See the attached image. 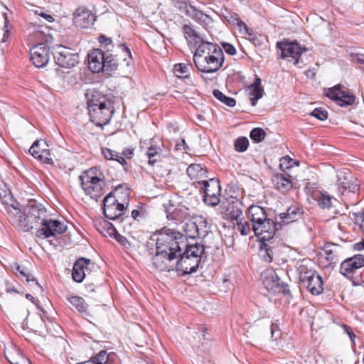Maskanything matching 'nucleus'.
Returning a JSON list of instances; mask_svg holds the SVG:
<instances>
[{"mask_svg":"<svg viewBox=\"0 0 364 364\" xmlns=\"http://www.w3.org/2000/svg\"><path fill=\"white\" fill-rule=\"evenodd\" d=\"M193 62L200 72L215 73L224 63L223 50L217 44L208 41L203 43L196 48Z\"/></svg>","mask_w":364,"mask_h":364,"instance_id":"f257e3e1","label":"nucleus"},{"mask_svg":"<svg viewBox=\"0 0 364 364\" xmlns=\"http://www.w3.org/2000/svg\"><path fill=\"white\" fill-rule=\"evenodd\" d=\"M155 236L156 250L159 251L161 248L162 252L166 254L173 252L175 258L180 255L182 248L186 246L184 236L171 229H162Z\"/></svg>","mask_w":364,"mask_h":364,"instance_id":"f03ea898","label":"nucleus"},{"mask_svg":"<svg viewBox=\"0 0 364 364\" xmlns=\"http://www.w3.org/2000/svg\"><path fill=\"white\" fill-rule=\"evenodd\" d=\"M186 250L183 254L180 252V259L177 261L176 268L178 274L186 275L197 271L204 253V247L200 244H193L185 246Z\"/></svg>","mask_w":364,"mask_h":364,"instance_id":"7ed1b4c3","label":"nucleus"},{"mask_svg":"<svg viewBox=\"0 0 364 364\" xmlns=\"http://www.w3.org/2000/svg\"><path fill=\"white\" fill-rule=\"evenodd\" d=\"M309 260H303L297 267L300 284L312 295H319L323 291V281L312 268L308 267Z\"/></svg>","mask_w":364,"mask_h":364,"instance_id":"20e7f679","label":"nucleus"},{"mask_svg":"<svg viewBox=\"0 0 364 364\" xmlns=\"http://www.w3.org/2000/svg\"><path fill=\"white\" fill-rule=\"evenodd\" d=\"M97 168H92L80 176L81 186L90 198L97 200L104 193L105 183L100 178L101 173H97Z\"/></svg>","mask_w":364,"mask_h":364,"instance_id":"39448f33","label":"nucleus"},{"mask_svg":"<svg viewBox=\"0 0 364 364\" xmlns=\"http://www.w3.org/2000/svg\"><path fill=\"white\" fill-rule=\"evenodd\" d=\"M46 216V209L41 203L29 201L23 208V231L28 232L37 227Z\"/></svg>","mask_w":364,"mask_h":364,"instance_id":"423d86ee","label":"nucleus"},{"mask_svg":"<svg viewBox=\"0 0 364 364\" xmlns=\"http://www.w3.org/2000/svg\"><path fill=\"white\" fill-rule=\"evenodd\" d=\"M277 48L280 50V58L292 63L294 65L298 68H303L305 65L301 55L307 49L304 47L302 48L296 41L285 40L278 42Z\"/></svg>","mask_w":364,"mask_h":364,"instance_id":"0eeeda50","label":"nucleus"},{"mask_svg":"<svg viewBox=\"0 0 364 364\" xmlns=\"http://www.w3.org/2000/svg\"><path fill=\"white\" fill-rule=\"evenodd\" d=\"M198 188L203 193V201L208 205L215 206L220 203L221 187L218 179L210 178L198 181Z\"/></svg>","mask_w":364,"mask_h":364,"instance_id":"6e6552de","label":"nucleus"},{"mask_svg":"<svg viewBox=\"0 0 364 364\" xmlns=\"http://www.w3.org/2000/svg\"><path fill=\"white\" fill-rule=\"evenodd\" d=\"M336 185L339 192L343 195L347 193L355 194L359 191L358 179L346 168L336 171Z\"/></svg>","mask_w":364,"mask_h":364,"instance_id":"1a4fd4ad","label":"nucleus"},{"mask_svg":"<svg viewBox=\"0 0 364 364\" xmlns=\"http://www.w3.org/2000/svg\"><path fill=\"white\" fill-rule=\"evenodd\" d=\"M41 228L36 232V237L39 238H48L55 237L67 230V225L58 220L47 218V216L41 222Z\"/></svg>","mask_w":364,"mask_h":364,"instance_id":"9d476101","label":"nucleus"},{"mask_svg":"<svg viewBox=\"0 0 364 364\" xmlns=\"http://www.w3.org/2000/svg\"><path fill=\"white\" fill-rule=\"evenodd\" d=\"M88 114L90 120L98 127H102L109 123L113 114L111 102L108 104L100 103L98 107L96 105H90Z\"/></svg>","mask_w":364,"mask_h":364,"instance_id":"9b49d317","label":"nucleus"},{"mask_svg":"<svg viewBox=\"0 0 364 364\" xmlns=\"http://www.w3.org/2000/svg\"><path fill=\"white\" fill-rule=\"evenodd\" d=\"M126 205L109 193L103 200V210L105 217L109 220H117L123 215Z\"/></svg>","mask_w":364,"mask_h":364,"instance_id":"f8f14e48","label":"nucleus"},{"mask_svg":"<svg viewBox=\"0 0 364 364\" xmlns=\"http://www.w3.org/2000/svg\"><path fill=\"white\" fill-rule=\"evenodd\" d=\"M53 58L57 65L62 68H70L78 63L79 56L73 50L63 46H58L54 53Z\"/></svg>","mask_w":364,"mask_h":364,"instance_id":"ddd939ff","label":"nucleus"},{"mask_svg":"<svg viewBox=\"0 0 364 364\" xmlns=\"http://www.w3.org/2000/svg\"><path fill=\"white\" fill-rule=\"evenodd\" d=\"M261 224L255 225L253 232L261 241H270L273 239L277 230L282 228L279 223H275L268 217L260 222Z\"/></svg>","mask_w":364,"mask_h":364,"instance_id":"4468645a","label":"nucleus"},{"mask_svg":"<svg viewBox=\"0 0 364 364\" xmlns=\"http://www.w3.org/2000/svg\"><path fill=\"white\" fill-rule=\"evenodd\" d=\"M326 95L341 107L352 105L355 102V96L343 90L339 85L329 88Z\"/></svg>","mask_w":364,"mask_h":364,"instance_id":"2eb2a0df","label":"nucleus"},{"mask_svg":"<svg viewBox=\"0 0 364 364\" xmlns=\"http://www.w3.org/2000/svg\"><path fill=\"white\" fill-rule=\"evenodd\" d=\"M95 20V15L85 7H79L73 13L74 24L81 28L90 27L94 24Z\"/></svg>","mask_w":364,"mask_h":364,"instance_id":"dca6fc26","label":"nucleus"},{"mask_svg":"<svg viewBox=\"0 0 364 364\" xmlns=\"http://www.w3.org/2000/svg\"><path fill=\"white\" fill-rule=\"evenodd\" d=\"M30 55L31 60L36 68H43L49 61V48L45 43L33 46Z\"/></svg>","mask_w":364,"mask_h":364,"instance_id":"f3484780","label":"nucleus"},{"mask_svg":"<svg viewBox=\"0 0 364 364\" xmlns=\"http://www.w3.org/2000/svg\"><path fill=\"white\" fill-rule=\"evenodd\" d=\"M364 267V255L357 254L343 260L340 267L341 273L346 276H351L357 269Z\"/></svg>","mask_w":364,"mask_h":364,"instance_id":"a211bd4d","label":"nucleus"},{"mask_svg":"<svg viewBox=\"0 0 364 364\" xmlns=\"http://www.w3.org/2000/svg\"><path fill=\"white\" fill-rule=\"evenodd\" d=\"M162 251L163 250H161V248H159V251L156 250V254L153 256V266L159 271L170 272L173 268L172 262L176 259L174 257V253L168 252V254H166L162 252Z\"/></svg>","mask_w":364,"mask_h":364,"instance_id":"6ab92c4d","label":"nucleus"},{"mask_svg":"<svg viewBox=\"0 0 364 364\" xmlns=\"http://www.w3.org/2000/svg\"><path fill=\"white\" fill-rule=\"evenodd\" d=\"M141 147L144 151L145 155L150 159L153 157H166V151L164 149L163 142L159 138H151L149 142H141Z\"/></svg>","mask_w":364,"mask_h":364,"instance_id":"aec40b11","label":"nucleus"},{"mask_svg":"<svg viewBox=\"0 0 364 364\" xmlns=\"http://www.w3.org/2000/svg\"><path fill=\"white\" fill-rule=\"evenodd\" d=\"M95 268L94 263H92L89 259L81 257L78 259L73 265L72 277L76 282H82L86 277L85 269L90 270Z\"/></svg>","mask_w":364,"mask_h":364,"instance_id":"412c9836","label":"nucleus"},{"mask_svg":"<svg viewBox=\"0 0 364 364\" xmlns=\"http://www.w3.org/2000/svg\"><path fill=\"white\" fill-rule=\"evenodd\" d=\"M188 226L190 228L188 235L191 237L204 238L210 230L207 219L202 216L197 218Z\"/></svg>","mask_w":364,"mask_h":364,"instance_id":"4be33fe9","label":"nucleus"},{"mask_svg":"<svg viewBox=\"0 0 364 364\" xmlns=\"http://www.w3.org/2000/svg\"><path fill=\"white\" fill-rule=\"evenodd\" d=\"M29 153L36 159H51L49 146L44 139L36 140L31 146Z\"/></svg>","mask_w":364,"mask_h":364,"instance_id":"5701e85b","label":"nucleus"},{"mask_svg":"<svg viewBox=\"0 0 364 364\" xmlns=\"http://www.w3.org/2000/svg\"><path fill=\"white\" fill-rule=\"evenodd\" d=\"M222 16L230 23L237 26L240 33L248 35L250 37L254 35L252 30L240 18L237 14L225 9L222 11Z\"/></svg>","mask_w":364,"mask_h":364,"instance_id":"b1692460","label":"nucleus"},{"mask_svg":"<svg viewBox=\"0 0 364 364\" xmlns=\"http://www.w3.org/2000/svg\"><path fill=\"white\" fill-rule=\"evenodd\" d=\"M105 56L103 52L100 49L92 50L88 55V65L90 70L95 73L104 71Z\"/></svg>","mask_w":364,"mask_h":364,"instance_id":"393cba45","label":"nucleus"},{"mask_svg":"<svg viewBox=\"0 0 364 364\" xmlns=\"http://www.w3.org/2000/svg\"><path fill=\"white\" fill-rule=\"evenodd\" d=\"M179 9L184 10L187 16L197 22L208 23V21L211 20L208 15L203 14L201 11L197 9L196 6L187 2H181Z\"/></svg>","mask_w":364,"mask_h":364,"instance_id":"a878e982","label":"nucleus"},{"mask_svg":"<svg viewBox=\"0 0 364 364\" xmlns=\"http://www.w3.org/2000/svg\"><path fill=\"white\" fill-rule=\"evenodd\" d=\"M262 282L267 291L276 294L278 292V288L281 281L275 272L270 270L262 274Z\"/></svg>","mask_w":364,"mask_h":364,"instance_id":"bb28decb","label":"nucleus"},{"mask_svg":"<svg viewBox=\"0 0 364 364\" xmlns=\"http://www.w3.org/2000/svg\"><path fill=\"white\" fill-rule=\"evenodd\" d=\"M193 216L192 210L183 205H179L173 211H170L167 214L168 220H173L175 223H182L186 219H189Z\"/></svg>","mask_w":364,"mask_h":364,"instance_id":"cd10ccee","label":"nucleus"},{"mask_svg":"<svg viewBox=\"0 0 364 364\" xmlns=\"http://www.w3.org/2000/svg\"><path fill=\"white\" fill-rule=\"evenodd\" d=\"M323 251L326 255V259L336 262L342 257L343 248L335 243L326 242L323 246Z\"/></svg>","mask_w":364,"mask_h":364,"instance_id":"c85d7f7f","label":"nucleus"},{"mask_svg":"<svg viewBox=\"0 0 364 364\" xmlns=\"http://www.w3.org/2000/svg\"><path fill=\"white\" fill-rule=\"evenodd\" d=\"M247 218L254 227L255 225L261 224L260 222L264 220L267 218V215L264 208L252 205L248 208Z\"/></svg>","mask_w":364,"mask_h":364,"instance_id":"c756f323","label":"nucleus"},{"mask_svg":"<svg viewBox=\"0 0 364 364\" xmlns=\"http://www.w3.org/2000/svg\"><path fill=\"white\" fill-rule=\"evenodd\" d=\"M250 90V102L252 106H255L257 101L261 99L264 94V88L262 86V80L257 77L255 82L249 87Z\"/></svg>","mask_w":364,"mask_h":364,"instance_id":"7c9ffc66","label":"nucleus"},{"mask_svg":"<svg viewBox=\"0 0 364 364\" xmlns=\"http://www.w3.org/2000/svg\"><path fill=\"white\" fill-rule=\"evenodd\" d=\"M183 31L186 38L191 43H194L196 48L200 44L207 42L204 41L202 37L199 36L197 31L192 28V26L185 24L183 26Z\"/></svg>","mask_w":364,"mask_h":364,"instance_id":"2f4dec72","label":"nucleus"},{"mask_svg":"<svg viewBox=\"0 0 364 364\" xmlns=\"http://www.w3.org/2000/svg\"><path fill=\"white\" fill-rule=\"evenodd\" d=\"M301 213L300 210L295 207H291L287 209V212L279 214L281 221L279 223L282 225H287L299 220L301 217Z\"/></svg>","mask_w":364,"mask_h":364,"instance_id":"473e14b6","label":"nucleus"},{"mask_svg":"<svg viewBox=\"0 0 364 364\" xmlns=\"http://www.w3.org/2000/svg\"><path fill=\"white\" fill-rule=\"evenodd\" d=\"M87 99V110H90V105H96L98 107L100 103L108 104V101L106 100L104 96H101L98 91L95 90H88L85 94Z\"/></svg>","mask_w":364,"mask_h":364,"instance_id":"72a5a7b5","label":"nucleus"},{"mask_svg":"<svg viewBox=\"0 0 364 364\" xmlns=\"http://www.w3.org/2000/svg\"><path fill=\"white\" fill-rule=\"evenodd\" d=\"M68 301L76 311L85 316H88V305L82 297L73 296L68 298Z\"/></svg>","mask_w":364,"mask_h":364,"instance_id":"f704fd0d","label":"nucleus"},{"mask_svg":"<svg viewBox=\"0 0 364 364\" xmlns=\"http://www.w3.org/2000/svg\"><path fill=\"white\" fill-rule=\"evenodd\" d=\"M272 181L275 188L281 192L287 191L293 187L291 181L282 174L276 175Z\"/></svg>","mask_w":364,"mask_h":364,"instance_id":"c9c22d12","label":"nucleus"},{"mask_svg":"<svg viewBox=\"0 0 364 364\" xmlns=\"http://www.w3.org/2000/svg\"><path fill=\"white\" fill-rule=\"evenodd\" d=\"M188 176L191 179L203 178L207 177V169L198 164H192L186 170Z\"/></svg>","mask_w":364,"mask_h":364,"instance_id":"e433bc0d","label":"nucleus"},{"mask_svg":"<svg viewBox=\"0 0 364 364\" xmlns=\"http://www.w3.org/2000/svg\"><path fill=\"white\" fill-rule=\"evenodd\" d=\"M112 193V196L119 199V202L124 203L126 206L128 205L130 196V191L128 187L120 185Z\"/></svg>","mask_w":364,"mask_h":364,"instance_id":"4c0bfd02","label":"nucleus"},{"mask_svg":"<svg viewBox=\"0 0 364 364\" xmlns=\"http://www.w3.org/2000/svg\"><path fill=\"white\" fill-rule=\"evenodd\" d=\"M7 212L11 223L18 226L23 230V212L22 213L20 209L14 206L9 207Z\"/></svg>","mask_w":364,"mask_h":364,"instance_id":"58836bf2","label":"nucleus"},{"mask_svg":"<svg viewBox=\"0 0 364 364\" xmlns=\"http://www.w3.org/2000/svg\"><path fill=\"white\" fill-rule=\"evenodd\" d=\"M265 242L261 241L259 255L264 261L271 262L273 258L272 247Z\"/></svg>","mask_w":364,"mask_h":364,"instance_id":"ea45409f","label":"nucleus"},{"mask_svg":"<svg viewBox=\"0 0 364 364\" xmlns=\"http://www.w3.org/2000/svg\"><path fill=\"white\" fill-rule=\"evenodd\" d=\"M118 53L116 55H105V72H112L116 70L119 64V59L117 58Z\"/></svg>","mask_w":364,"mask_h":364,"instance_id":"a19ab883","label":"nucleus"},{"mask_svg":"<svg viewBox=\"0 0 364 364\" xmlns=\"http://www.w3.org/2000/svg\"><path fill=\"white\" fill-rule=\"evenodd\" d=\"M314 199L321 208H330L332 206V197L327 193H318L314 196Z\"/></svg>","mask_w":364,"mask_h":364,"instance_id":"79ce46f5","label":"nucleus"},{"mask_svg":"<svg viewBox=\"0 0 364 364\" xmlns=\"http://www.w3.org/2000/svg\"><path fill=\"white\" fill-rule=\"evenodd\" d=\"M280 169L286 173L289 177H291L293 169L296 168L299 166V161H279Z\"/></svg>","mask_w":364,"mask_h":364,"instance_id":"37998d69","label":"nucleus"},{"mask_svg":"<svg viewBox=\"0 0 364 364\" xmlns=\"http://www.w3.org/2000/svg\"><path fill=\"white\" fill-rule=\"evenodd\" d=\"M107 354L105 350H101L97 355L92 357L89 360L77 364H107Z\"/></svg>","mask_w":364,"mask_h":364,"instance_id":"c03bdc74","label":"nucleus"},{"mask_svg":"<svg viewBox=\"0 0 364 364\" xmlns=\"http://www.w3.org/2000/svg\"><path fill=\"white\" fill-rule=\"evenodd\" d=\"M213 95L217 100L228 107H232L236 105V101L234 98L226 96L219 90H214Z\"/></svg>","mask_w":364,"mask_h":364,"instance_id":"a18cd8bd","label":"nucleus"},{"mask_svg":"<svg viewBox=\"0 0 364 364\" xmlns=\"http://www.w3.org/2000/svg\"><path fill=\"white\" fill-rule=\"evenodd\" d=\"M117 49L122 53L124 59L123 62L129 66L132 63V56L130 49L124 43L117 44Z\"/></svg>","mask_w":364,"mask_h":364,"instance_id":"49530a36","label":"nucleus"},{"mask_svg":"<svg viewBox=\"0 0 364 364\" xmlns=\"http://www.w3.org/2000/svg\"><path fill=\"white\" fill-rule=\"evenodd\" d=\"M100 225L102 230H100V232L105 236L108 235L111 237H114L117 233V231L115 229L114 226L111 223L107 220H104L102 223H100Z\"/></svg>","mask_w":364,"mask_h":364,"instance_id":"de8ad7c7","label":"nucleus"},{"mask_svg":"<svg viewBox=\"0 0 364 364\" xmlns=\"http://www.w3.org/2000/svg\"><path fill=\"white\" fill-rule=\"evenodd\" d=\"M237 229L242 235L247 236L253 232V225L252 223L250 225L248 222L241 220L237 223Z\"/></svg>","mask_w":364,"mask_h":364,"instance_id":"09e8293b","label":"nucleus"},{"mask_svg":"<svg viewBox=\"0 0 364 364\" xmlns=\"http://www.w3.org/2000/svg\"><path fill=\"white\" fill-rule=\"evenodd\" d=\"M228 211H229L232 218L237 219L242 213V203L238 200H236L235 202L233 201L232 210H230V208H228Z\"/></svg>","mask_w":364,"mask_h":364,"instance_id":"8fccbe9b","label":"nucleus"},{"mask_svg":"<svg viewBox=\"0 0 364 364\" xmlns=\"http://www.w3.org/2000/svg\"><path fill=\"white\" fill-rule=\"evenodd\" d=\"M266 136L265 132L262 128H254L250 134V136L255 142L262 141Z\"/></svg>","mask_w":364,"mask_h":364,"instance_id":"3c124183","label":"nucleus"},{"mask_svg":"<svg viewBox=\"0 0 364 364\" xmlns=\"http://www.w3.org/2000/svg\"><path fill=\"white\" fill-rule=\"evenodd\" d=\"M249 145V141L246 137H239L235 142V147L237 151H245Z\"/></svg>","mask_w":364,"mask_h":364,"instance_id":"603ef678","label":"nucleus"},{"mask_svg":"<svg viewBox=\"0 0 364 364\" xmlns=\"http://www.w3.org/2000/svg\"><path fill=\"white\" fill-rule=\"evenodd\" d=\"M310 115L321 121H324L328 118V112L322 107H318L315 108Z\"/></svg>","mask_w":364,"mask_h":364,"instance_id":"864d4df0","label":"nucleus"},{"mask_svg":"<svg viewBox=\"0 0 364 364\" xmlns=\"http://www.w3.org/2000/svg\"><path fill=\"white\" fill-rule=\"evenodd\" d=\"M189 67L190 65L188 64L184 63H179L176 64L174 65V71L176 75L179 76L181 75H183L184 77H187V74L189 71Z\"/></svg>","mask_w":364,"mask_h":364,"instance_id":"5fc2aeb1","label":"nucleus"},{"mask_svg":"<svg viewBox=\"0 0 364 364\" xmlns=\"http://www.w3.org/2000/svg\"><path fill=\"white\" fill-rule=\"evenodd\" d=\"M189 150L188 146L186 145V141L184 139H178L176 141V144L174 146V151H181L184 153H188Z\"/></svg>","mask_w":364,"mask_h":364,"instance_id":"6e6d98bb","label":"nucleus"},{"mask_svg":"<svg viewBox=\"0 0 364 364\" xmlns=\"http://www.w3.org/2000/svg\"><path fill=\"white\" fill-rule=\"evenodd\" d=\"M27 283L33 288V290L36 293H42L43 292V288L42 287L38 284L37 280L31 275L30 278H28L26 280Z\"/></svg>","mask_w":364,"mask_h":364,"instance_id":"4d7b16f0","label":"nucleus"},{"mask_svg":"<svg viewBox=\"0 0 364 364\" xmlns=\"http://www.w3.org/2000/svg\"><path fill=\"white\" fill-rule=\"evenodd\" d=\"M114 238L124 248L129 249L131 247V245L127 239L118 232L114 236Z\"/></svg>","mask_w":364,"mask_h":364,"instance_id":"13d9d810","label":"nucleus"},{"mask_svg":"<svg viewBox=\"0 0 364 364\" xmlns=\"http://www.w3.org/2000/svg\"><path fill=\"white\" fill-rule=\"evenodd\" d=\"M99 42L102 44L103 48L107 47H115V46L112 43V40L105 36V35H100L99 36Z\"/></svg>","mask_w":364,"mask_h":364,"instance_id":"bf43d9fd","label":"nucleus"},{"mask_svg":"<svg viewBox=\"0 0 364 364\" xmlns=\"http://www.w3.org/2000/svg\"><path fill=\"white\" fill-rule=\"evenodd\" d=\"M35 14L42 17L46 22H53L54 18L49 14L43 11L41 9H38L35 11Z\"/></svg>","mask_w":364,"mask_h":364,"instance_id":"052dcab7","label":"nucleus"},{"mask_svg":"<svg viewBox=\"0 0 364 364\" xmlns=\"http://www.w3.org/2000/svg\"><path fill=\"white\" fill-rule=\"evenodd\" d=\"M221 45L226 53L231 55H233L236 53V49L232 44L223 42L221 43Z\"/></svg>","mask_w":364,"mask_h":364,"instance_id":"680f3d73","label":"nucleus"},{"mask_svg":"<svg viewBox=\"0 0 364 364\" xmlns=\"http://www.w3.org/2000/svg\"><path fill=\"white\" fill-rule=\"evenodd\" d=\"M343 331L349 336L352 343L355 345V340L356 336L353 332L352 328L347 325H343Z\"/></svg>","mask_w":364,"mask_h":364,"instance_id":"e2e57ef3","label":"nucleus"},{"mask_svg":"<svg viewBox=\"0 0 364 364\" xmlns=\"http://www.w3.org/2000/svg\"><path fill=\"white\" fill-rule=\"evenodd\" d=\"M16 269L19 273V277H21V279H25L26 281L31 277V275L26 271V268L21 266H18Z\"/></svg>","mask_w":364,"mask_h":364,"instance_id":"0e129e2a","label":"nucleus"},{"mask_svg":"<svg viewBox=\"0 0 364 364\" xmlns=\"http://www.w3.org/2000/svg\"><path fill=\"white\" fill-rule=\"evenodd\" d=\"M3 16L4 18V28H5V32L4 33L3 41H5L6 39L9 36V27H8L9 21V19L7 17V14L6 13L3 14Z\"/></svg>","mask_w":364,"mask_h":364,"instance_id":"69168bd1","label":"nucleus"},{"mask_svg":"<svg viewBox=\"0 0 364 364\" xmlns=\"http://www.w3.org/2000/svg\"><path fill=\"white\" fill-rule=\"evenodd\" d=\"M279 293H282L285 295L287 294H290V290L288 288V286L286 285L284 282H281L280 284H279V288H278V292L277 294Z\"/></svg>","mask_w":364,"mask_h":364,"instance_id":"338daca9","label":"nucleus"},{"mask_svg":"<svg viewBox=\"0 0 364 364\" xmlns=\"http://www.w3.org/2000/svg\"><path fill=\"white\" fill-rule=\"evenodd\" d=\"M356 223L360 225V229L364 232V213L357 215Z\"/></svg>","mask_w":364,"mask_h":364,"instance_id":"774afa93","label":"nucleus"}]
</instances>
